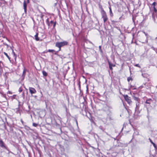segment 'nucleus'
<instances>
[{
    "mask_svg": "<svg viewBox=\"0 0 157 157\" xmlns=\"http://www.w3.org/2000/svg\"><path fill=\"white\" fill-rule=\"evenodd\" d=\"M42 74H43V75H44V76H47V73L46 71H42Z\"/></svg>",
    "mask_w": 157,
    "mask_h": 157,
    "instance_id": "ddd939ff",
    "label": "nucleus"
},
{
    "mask_svg": "<svg viewBox=\"0 0 157 157\" xmlns=\"http://www.w3.org/2000/svg\"><path fill=\"white\" fill-rule=\"evenodd\" d=\"M0 93L1 94H4V93L3 92H0Z\"/></svg>",
    "mask_w": 157,
    "mask_h": 157,
    "instance_id": "c85d7f7f",
    "label": "nucleus"
},
{
    "mask_svg": "<svg viewBox=\"0 0 157 157\" xmlns=\"http://www.w3.org/2000/svg\"><path fill=\"white\" fill-rule=\"evenodd\" d=\"M23 7L25 12H26L27 10V4L25 1H24L23 3Z\"/></svg>",
    "mask_w": 157,
    "mask_h": 157,
    "instance_id": "423d86ee",
    "label": "nucleus"
},
{
    "mask_svg": "<svg viewBox=\"0 0 157 157\" xmlns=\"http://www.w3.org/2000/svg\"><path fill=\"white\" fill-rule=\"evenodd\" d=\"M144 34H145V35L146 36H147V33H145V32H144Z\"/></svg>",
    "mask_w": 157,
    "mask_h": 157,
    "instance_id": "c756f323",
    "label": "nucleus"
},
{
    "mask_svg": "<svg viewBox=\"0 0 157 157\" xmlns=\"http://www.w3.org/2000/svg\"><path fill=\"white\" fill-rule=\"evenodd\" d=\"M127 80L128 82H129L130 80L132 81V79L131 78L128 77L127 79Z\"/></svg>",
    "mask_w": 157,
    "mask_h": 157,
    "instance_id": "a211bd4d",
    "label": "nucleus"
},
{
    "mask_svg": "<svg viewBox=\"0 0 157 157\" xmlns=\"http://www.w3.org/2000/svg\"><path fill=\"white\" fill-rule=\"evenodd\" d=\"M22 89H19V91L20 92H22Z\"/></svg>",
    "mask_w": 157,
    "mask_h": 157,
    "instance_id": "bb28decb",
    "label": "nucleus"
},
{
    "mask_svg": "<svg viewBox=\"0 0 157 157\" xmlns=\"http://www.w3.org/2000/svg\"><path fill=\"white\" fill-rule=\"evenodd\" d=\"M79 89V90H80V91H81V90H80V89Z\"/></svg>",
    "mask_w": 157,
    "mask_h": 157,
    "instance_id": "f704fd0d",
    "label": "nucleus"
},
{
    "mask_svg": "<svg viewBox=\"0 0 157 157\" xmlns=\"http://www.w3.org/2000/svg\"><path fill=\"white\" fill-rule=\"evenodd\" d=\"M156 4V3L155 2H154L153 3L152 5H153L154 6H155V5Z\"/></svg>",
    "mask_w": 157,
    "mask_h": 157,
    "instance_id": "393cba45",
    "label": "nucleus"
},
{
    "mask_svg": "<svg viewBox=\"0 0 157 157\" xmlns=\"http://www.w3.org/2000/svg\"><path fill=\"white\" fill-rule=\"evenodd\" d=\"M153 8H154V10L155 12H156V11H157V10H156V8H155V6H154V7H153Z\"/></svg>",
    "mask_w": 157,
    "mask_h": 157,
    "instance_id": "4be33fe9",
    "label": "nucleus"
},
{
    "mask_svg": "<svg viewBox=\"0 0 157 157\" xmlns=\"http://www.w3.org/2000/svg\"><path fill=\"white\" fill-rule=\"evenodd\" d=\"M30 93L31 94H35L36 92V91L35 89H29Z\"/></svg>",
    "mask_w": 157,
    "mask_h": 157,
    "instance_id": "6e6552de",
    "label": "nucleus"
},
{
    "mask_svg": "<svg viewBox=\"0 0 157 157\" xmlns=\"http://www.w3.org/2000/svg\"><path fill=\"white\" fill-rule=\"evenodd\" d=\"M99 128L102 131H104L105 130V129L101 126H100L99 127Z\"/></svg>",
    "mask_w": 157,
    "mask_h": 157,
    "instance_id": "2eb2a0df",
    "label": "nucleus"
},
{
    "mask_svg": "<svg viewBox=\"0 0 157 157\" xmlns=\"http://www.w3.org/2000/svg\"><path fill=\"white\" fill-rule=\"evenodd\" d=\"M88 89H86V91L87 92L88 91Z\"/></svg>",
    "mask_w": 157,
    "mask_h": 157,
    "instance_id": "7c9ffc66",
    "label": "nucleus"
},
{
    "mask_svg": "<svg viewBox=\"0 0 157 157\" xmlns=\"http://www.w3.org/2000/svg\"><path fill=\"white\" fill-rule=\"evenodd\" d=\"M102 14V18H103L104 22V23L108 20V18L107 17L105 12L103 10H102L101 12Z\"/></svg>",
    "mask_w": 157,
    "mask_h": 157,
    "instance_id": "7ed1b4c3",
    "label": "nucleus"
},
{
    "mask_svg": "<svg viewBox=\"0 0 157 157\" xmlns=\"http://www.w3.org/2000/svg\"><path fill=\"white\" fill-rule=\"evenodd\" d=\"M48 51L49 52H53L54 51L53 50L49 49Z\"/></svg>",
    "mask_w": 157,
    "mask_h": 157,
    "instance_id": "aec40b11",
    "label": "nucleus"
},
{
    "mask_svg": "<svg viewBox=\"0 0 157 157\" xmlns=\"http://www.w3.org/2000/svg\"><path fill=\"white\" fill-rule=\"evenodd\" d=\"M108 63H109V68L111 70H112V69H113L112 67H114L115 66L113 65L112 63H111L109 60H108Z\"/></svg>",
    "mask_w": 157,
    "mask_h": 157,
    "instance_id": "0eeeda50",
    "label": "nucleus"
},
{
    "mask_svg": "<svg viewBox=\"0 0 157 157\" xmlns=\"http://www.w3.org/2000/svg\"><path fill=\"white\" fill-rule=\"evenodd\" d=\"M75 121L76 122V124H77V125L78 126V122H77V120L76 119H75Z\"/></svg>",
    "mask_w": 157,
    "mask_h": 157,
    "instance_id": "a878e982",
    "label": "nucleus"
},
{
    "mask_svg": "<svg viewBox=\"0 0 157 157\" xmlns=\"http://www.w3.org/2000/svg\"><path fill=\"white\" fill-rule=\"evenodd\" d=\"M133 98L136 101V108H138L139 107V103L140 101V99L137 97L135 96V94L132 96Z\"/></svg>",
    "mask_w": 157,
    "mask_h": 157,
    "instance_id": "f03ea898",
    "label": "nucleus"
},
{
    "mask_svg": "<svg viewBox=\"0 0 157 157\" xmlns=\"http://www.w3.org/2000/svg\"><path fill=\"white\" fill-rule=\"evenodd\" d=\"M108 106L106 105H105L102 108L103 110L105 111H106L107 110H108Z\"/></svg>",
    "mask_w": 157,
    "mask_h": 157,
    "instance_id": "1a4fd4ad",
    "label": "nucleus"
},
{
    "mask_svg": "<svg viewBox=\"0 0 157 157\" xmlns=\"http://www.w3.org/2000/svg\"><path fill=\"white\" fill-rule=\"evenodd\" d=\"M26 69H24V71L23 72V74L22 75V76L23 77V78L25 77V73H26Z\"/></svg>",
    "mask_w": 157,
    "mask_h": 157,
    "instance_id": "f8f14e48",
    "label": "nucleus"
},
{
    "mask_svg": "<svg viewBox=\"0 0 157 157\" xmlns=\"http://www.w3.org/2000/svg\"><path fill=\"white\" fill-rule=\"evenodd\" d=\"M33 126H34L35 127H36L37 126L38 124H36V123H33Z\"/></svg>",
    "mask_w": 157,
    "mask_h": 157,
    "instance_id": "6ab92c4d",
    "label": "nucleus"
},
{
    "mask_svg": "<svg viewBox=\"0 0 157 157\" xmlns=\"http://www.w3.org/2000/svg\"><path fill=\"white\" fill-rule=\"evenodd\" d=\"M152 144L153 145L154 147H155V149H157V147L156 146V145H155V144L154 143H152Z\"/></svg>",
    "mask_w": 157,
    "mask_h": 157,
    "instance_id": "f3484780",
    "label": "nucleus"
},
{
    "mask_svg": "<svg viewBox=\"0 0 157 157\" xmlns=\"http://www.w3.org/2000/svg\"><path fill=\"white\" fill-rule=\"evenodd\" d=\"M55 25V24H54V26Z\"/></svg>",
    "mask_w": 157,
    "mask_h": 157,
    "instance_id": "473e14b6",
    "label": "nucleus"
},
{
    "mask_svg": "<svg viewBox=\"0 0 157 157\" xmlns=\"http://www.w3.org/2000/svg\"><path fill=\"white\" fill-rule=\"evenodd\" d=\"M124 98L125 100L129 104H130L132 103V101L130 97H129L128 95H124Z\"/></svg>",
    "mask_w": 157,
    "mask_h": 157,
    "instance_id": "39448f33",
    "label": "nucleus"
},
{
    "mask_svg": "<svg viewBox=\"0 0 157 157\" xmlns=\"http://www.w3.org/2000/svg\"><path fill=\"white\" fill-rule=\"evenodd\" d=\"M149 140L150 142L152 144V143H154V142L152 141V140L150 138H149Z\"/></svg>",
    "mask_w": 157,
    "mask_h": 157,
    "instance_id": "412c9836",
    "label": "nucleus"
},
{
    "mask_svg": "<svg viewBox=\"0 0 157 157\" xmlns=\"http://www.w3.org/2000/svg\"><path fill=\"white\" fill-rule=\"evenodd\" d=\"M135 66L136 67H140V66L139 65V64H136L135 65Z\"/></svg>",
    "mask_w": 157,
    "mask_h": 157,
    "instance_id": "5701e85b",
    "label": "nucleus"
},
{
    "mask_svg": "<svg viewBox=\"0 0 157 157\" xmlns=\"http://www.w3.org/2000/svg\"><path fill=\"white\" fill-rule=\"evenodd\" d=\"M12 53H13L14 56V57L15 59H16L17 56H16V55L15 54V53L14 52L13 49H12Z\"/></svg>",
    "mask_w": 157,
    "mask_h": 157,
    "instance_id": "4468645a",
    "label": "nucleus"
},
{
    "mask_svg": "<svg viewBox=\"0 0 157 157\" xmlns=\"http://www.w3.org/2000/svg\"><path fill=\"white\" fill-rule=\"evenodd\" d=\"M28 1V2L29 3V0H27Z\"/></svg>",
    "mask_w": 157,
    "mask_h": 157,
    "instance_id": "72a5a7b5",
    "label": "nucleus"
},
{
    "mask_svg": "<svg viewBox=\"0 0 157 157\" xmlns=\"http://www.w3.org/2000/svg\"><path fill=\"white\" fill-rule=\"evenodd\" d=\"M38 33H37L35 36V39L37 41H38V40H39V38L38 37Z\"/></svg>",
    "mask_w": 157,
    "mask_h": 157,
    "instance_id": "9b49d317",
    "label": "nucleus"
},
{
    "mask_svg": "<svg viewBox=\"0 0 157 157\" xmlns=\"http://www.w3.org/2000/svg\"><path fill=\"white\" fill-rule=\"evenodd\" d=\"M68 44V43L67 41H64L61 42L56 43V47L59 48V50H60L61 47L67 45Z\"/></svg>",
    "mask_w": 157,
    "mask_h": 157,
    "instance_id": "f257e3e1",
    "label": "nucleus"
},
{
    "mask_svg": "<svg viewBox=\"0 0 157 157\" xmlns=\"http://www.w3.org/2000/svg\"><path fill=\"white\" fill-rule=\"evenodd\" d=\"M109 12L111 14V13L112 14V10H111V8H109Z\"/></svg>",
    "mask_w": 157,
    "mask_h": 157,
    "instance_id": "b1692460",
    "label": "nucleus"
},
{
    "mask_svg": "<svg viewBox=\"0 0 157 157\" xmlns=\"http://www.w3.org/2000/svg\"><path fill=\"white\" fill-rule=\"evenodd\" d=\"M53 22L52 21H51V23H53Z\"/></svg>",
    "mask_w": 157,
    "mask_h": 157,
    "instance_id": "2f4dec72",
    "label": "nucleus"
},
{
    "mask_svg": "<svg viewBox=\"0 0 157 157\" xmlns=\"http://www.w3.org/2000/svg\"><path fill=\"white\" fill-rule=\"evenodd\" d=\"M21 123H22V124H23V123H24V122L23 121H22V119H21Z\"/></svg>",
    "mask_w": 157,
    "mask_h": 157,
    "instance_id": "cd10ccee",
    "label": "nucleus"
},
{
    "mask_svg": "<svg viewBox=\"0 0 157 157\" xmlns=\"http://www.w3.org/2000/svg\"><path fill=\"white\" fill-rule=\"evenodd\" d=\"M152 101V100L151 99V98H149L147 100H146V102H145V103H146V104H150V102H151Z\"/></svg>",
    "mask_w": 157,
    "mask_h": 157,
    "instance_id": "9d476101",
    "label": "nucleus"
},
{
    "mask_svg": "<svg viewBox=\"0 0 157 157\" xmlns=\"http://www.w3.org/2000/svg\"><path fill=\"white\" fill-rule=\"evenodd\" d=\"M0 147L5 149L7 150L8 147L6 146L5 143L2 141V139H0Z\"/></svg>",
    "mask_w": 157,
    "mask_h": 157,
    "instance_id": "20e7f679",
    "label": "nucleus"
},
{
    "mask_svg": "<svg viewBox=\"0 0 157 157\" xmlns=\"http://www.w3.org/2000/svg\"><path fill=\"white\" fill-rule=\"evenodd\" d=\"M4 54L10 60V57H9V56H8V54H7V53H6V52H4Z\"/></svg>",
    "mask_w": 157,
    "mask_h": 157,
    "instance_id": "dca6fc26",
    "label": "nucleus"
}]
</instances>
